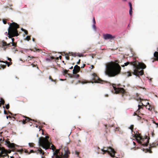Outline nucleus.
<instances>
[{
    "label": "nucleus",
    "instance_id": "nucleus-1",
    "mask_svg": "<svg viewBox=\"0 0 158 158\" xmlns=\"http://www.w3.org/2000/svg\"><path fill=\"white\" fill-rule=\"evenodd\" d=\"M121 67L118 63L111 62L106 65V73L109 77H114L119 74Z\"/></svg>",
    "mask_w": 158,
    "mask_h": 158
},
{
    "label": "nucleus",
    "instance_id": "nucleus-2",
    "mask_svg": "<svg viewBox=\"0 0 158 158\" xmlns=\"http://www.w3.org/2000/svg\"><path fill=\"white\" fill-rule=\"evenodd\" d=\"M133 65L135 69L134 72L132 73L133 74L137 76H142L143 74V70H141L140 71V69H144L146 68V66L143 63H139L137 61H132L131 62H127L124 63V65H123L122 66L124 67V66H127L129 64Z\"/></svg>",
    "mask_w": 158,
    "mask_h": 158
},
{
    "label": "nucleus",
    "instance_id": "nucleus-3",
    "mask_svg": "<svg viewBox=\"0 0 158 158\" xmlns=\"http://www.w3.org/2000/svg\"><path fill=\"white\" fill-rule=\"evenodd\" d=\"M8 23L9 25L7 33L8 37L10 38H11V42H14L15 39L12 38L19 35L17 28H19V26L18 24L15 22H13L12 23Z\"/></svg>",
    "mask_w": 158,
    "mask_h": 158
},
{
    "label": "nucleus",
    "instance_id": "nucleus-4",
    "mask_svg": "<svg viewBox=\"0 0 158 158\" xmlns=\"http://www.w3.org/2000/svg\"><path fill=\"white\" fill-rule=\"evenodd\" d=\"M49 138L48 136H46L45 138H40L39 141V145L45 150L50 149L54 150L56 149V148L53 144L49 141Z\"/></svg>",
    "mask_w": 158,
    "mask_h": 158
},
{
    "label": "nucleus",
    "instance_id": "nucleus-5",
    "mask_svg": "<svg viewBox=\"0 0 158 158\" xmlns=\"http://www.w3.org/2000/svg\"><path fill=\"white\" fill-rule=\"evenodd\" d=\"M55 150V149L53 151L54 155L56 158H68L69 156V155L70 153L68 148L67 147H65L59 150H56L54 152Z\"/></svg>",
    "mask_w": 158,
    "mask_h": 158
},
{
    "label": "nucleus",
    "instance_id": "nucleus-6",
    "mask_svg": "<svg viewBox=\"0 0 158 158\" xmlns=\"http://www.w3.org/2000/svg\"><path fill=\"white\" fill-rule=\"evenodd\" d=\"M101 150L103 152V154L106 153H108L111 157H115V154L116 152L114 149L110 147H107V148L104 147L103 149H101Z\"/></svg>",
    "mask_w": 158,
    "mask_h": 158
},
{
    "label": "nucleus",
    "instance_id": "nucleus-7",
    "mask_svg": "<svg viewBox=\"0 0 158 158\" xmlns=\"http://www.w3.org/2000/svg\"><path fill=\"white\" fill-rule=\"evenodd\" d=\"M135 134L134 135V137H135L136 139V140L139 142V143L142 144L144 146H147L148 145L149 142V139H146V138L145 139L146 140V142L142 143L141 141H143V139L142 138V137L139 134H138L137 133L135 134V133L134 132Z\"/></svg>",
    "mask_w": 158,
    "mask_h": 158
},
{
    "label": "nucleus",
    "instance_id": "nucleus-8",
    "mask_svg": "<svg viewBox=\"0 0 158 158\" xmlns=\"http://www.w3.org/2000/svg\"><path fill=\"white\" fill-rule=\"evenodd\" d=\"M112 85L116 94L121 93L123 94L126 93L125 90L123 88L116 87L115 84H112Z\"/></svg>",
    "mask_w": 158,
    "mask_h": 158
},
{
    "label": "nucleus",
    "instance_id": "nucleus-9",
    "mask_svg": "<svg viewBox=\"0 0 158 158\" xmlns=\"http://www.w3.org/2000/svg\"><path fill=\"white\" fill-rule=\"evenodd\" d=\"M93 77L92 80L94 81L95 83H103L104 81L100 79L97 74L95 73L92 74Z\"/></svg>",
    "mask_w": 158,
    "mask_h": 158
},
{
    "label": "nucleus",
    "instance_id": "nucleus-10",
    "mask_svg": "<svg viewBox=\"0 0 158 158\" xmlns=\"http://www.w3.org/2000/svg\"><path fill=\"white\" fill-rule=\"evenodd\" d=\"M21 116L22 117H23L24 118H25V119H23L22 120H21L20 121H19V122H22L23 124H25L27 122H28L29 121H35L34 120H32V119H31V118H29L28 117L26 116H22V115H21Z\"/></svg>",
    "mask_w": 158,
    "mask_h": 158
},
{
    "label": "nucleus",
    "instance_id": "nucleus-11",
    "mask_svg": "<svg viewBox=\"0 0 158 158\" xmlns=\"http://www.w3.org/2000/svg\"><path fill=\"white\" fill-rule=\"evenodd\" d=\"M103 38L105 40L108 39L112 40L115 38V36H113L110 34H106L103 35Z\"/></svg>",
    "mask_w": 158,
    "mask_h": 158
},
{
    "label": "nucleus",
    "instance_id": "nucleus-12",
    "mask_svg": "<svg viewBox=\"0 0 158 158\" xmlns=\"http://www.w3.org/2000/svg\"><path fill=\"white\" fill-rule=\"evenodd\" d=\"M80 69V68L79 66H78L77 65H75L73 70V74L77 73L79 72Z\"/></svg>",
    "mask_w": 158,
    "mask_h": 158
},
{
    "label": "nucleus",
    "instance_id": "nucleus-13",
    "mask_svg": "<svg viewBox=\"0 0 158 158\" xmlns=\"http://www.w3.org/2000/svg\"><path fill=\"white\" fill-rule=\"evenodd\" d=\"M69 54H70L69 55H70L74 56H78L79 57H81L83 56V54L81 53L71 52L69 53Z\"/></svg>",
    "mask_w": 158,
    "mask_h": 158
},
{
    "label": "nucleus",
    "instance_id": "nucleus-14",
    "mask_svg": "<svg viewBox=\"0 0 158 158\" xmlns=\"http://www.w3.org/2000/svg\"><path fill=\"white\" fill-rule=\"evenodd\" d=\"M35 152H36L35 153L37 154L39 153L40 154H42L43 155L44 154V152L40 148H39L37 150L35 151Z\"/></svg>",
    "mask_w": 158,
    "mask_h": 158
},
{
    "label": "nucleus",
    "instance_id": "nucleus-15",
    "mask_svg": "<svg viewBox=\"0 0 158 158\" xmlns=\"http://www.w3.org/2000/svg\"><path fill=\"white\" fill-rule=\"evenodd\" d=\"M158 145V144L156 143H153L152 144H150L149 148L151 149L152 148L156 147V146Z\"/></svg>",
    "mask_w": 158,
    "mask_h": 158
},
{
    "label": "nucleus",
    "instance_id": "nucleus-16",
    "mask_svg": "<svg viewBox=\"0 0 158 158\" xmlns=\"http://www.w3.org/2000/svg\"><path fill=\"white\" fill-rule=\"evenodd\" d=\"M7 143L10 147L13 148L15 147V144L14 143H11L10 141L8 142Z\"/></svg>",
    "mask_w": 158,
    "mask_h": 158
},
{
    "label": "nucleus",
    "instance_id": "nucleus-17",
    "mask_svg": "<svg viewBox=\"0 0 158 158\" xmlns=\"http://www.w3.org/2000/svg\"><path fill=\"white\" fill-rule=\"evenodd\" d=\"M154 56L156 58L155 60H158V52H155L154 54Z\"/></svg>",
    "mask_w": 158,
    "mask_h": 158
},
{
    "label": "nucleus",
    "instance_id": "nucleus-18",
    "mask_svg": "<svg viewBox=\"0 0 158 158\" xmlns=\"http://www.w3.org/2000/svg\"><path fill=\"white\" fill-rule=\"evenodd\" d=\"M73 74L71 76V77L78 78L79 77V75L77 73Z\"/></svg>",
    "mask_w": 158,
    "mask_h": 158
},
{
    "label": "nucleus",
    "instance_id": "nucleus-19",
    "mask_svg": "<svg viewBox=\"0 0 158 158\" xmlns=\"http://www.w3.org/2000/svg\"><path fill=\"white\" fill-rule=\"evenodd\" d=\"M54 59V58L53 56H51L50 58H46V60L47 61H50L51 60Z\"/></svg>",
    "mask_w": 158,
    "mask_h": 158
},
{
    "label": "nucleus",
    "instance_id": "nucleus-20",
    "mask_svg": "<svg viewBox=\"0 0 158 158\" xmlns=\"http://www.w3.org/2000/svg\"><path fill=\"white\" fill-rule=\"evenodd\" d=\"M49 79L51 80L52 81L54 82H55V84H56L57 81L56 80L53 79L51 76H50L49 77Z\"/></svg>",
    "mask_w": 158,
    "mask_h": 158
},
{
    "label": "nucleus",
    "instance_id": "nucleus-21",
    "mask_svg": "<svg viewBox=\"0 0 158 158\" xmlns=\"http://www.w3.org/2000/svg\"><path fill=\"white\" fill-rule=\"evenodd\" d=\"M35 58V57L32 56H28L27 57L28 60L29 61L30 60H31L32 59H33Z\"/></svg>",
    "mask_w": 158,
    "mask_h": 158
},
{
    "label": "nucleus",
    "instance_id": "nucleus-22",
    "mask_svg": "<svg viewBox=\"0 0 158 158\" xmlns=\"http://www.w3.org/2000/svg\"><path fill=\"white\" fill-rule=\"evenodd\" d=\"M6 65H2V64H0V69H1L2 68L4 69L6 68Z\"/></svg>",
    "mask_w": 158,
    "mask_h": 158
},
{
    "label": "nucleus",
    "instance_id": "nucleus-23",
    "mask_svg": "<svg viewBox=\"0 0 158 158\" xmlns=\"http://www.w3.org/2000/svg\"><path fill=\"white\" fill-rule=\"evenodd\" d=\"M125 74L128 77L131 76V73L130 72H128L127 73H126Z\"/></svg>",
    "mask_w": 158,
    "mask_h": 158
},
{
    "label": "nucleus",
    "instance_id": "nucleus-24",
    "mask_svg": "<svg viewBox=\"0 0 158 158\" xmlns=\"http://www.w3.org/2000/svg\"><path fill=\"white\" fill-rule=\"evenodd\" d=\"M2 46L3 47H4L7 46V43H6V42L4 41H3L2 42Z\"/></svg>",
    "mask_w": 158,
    "mask_h": 158
},
{
    "label": "nucleus",
    "instance_id": "nucleus-25",
    "mask_svg": "<svg viewBox=\"0 0 158 158\" xmlns=\"http://www.w3.org/2000/svg\"><path fill=\"white\" fill-rule=\"evenodd\" d=\"M146 107L147 109H148L150 111H152V107H151V106H146Z\"/></svg>",
    "mask_w": 158,
    "mask_h": 158
},
{
    "label": "nucleus",
    "instance_id": "nucleus-26",
    "mask_svg": "<svg viewBox=\"0 0 158 158\" xmlns=\"http://www.w3.org/2000/svg\"><path fill=\"white\" fill-rule=\"evenodd\" d=\"M138 109L136 111V113H139V112H140V111H139L140 109H141V108H143L141 106H140L139 105L138 106Z\"/></svg>",
    "mask_w": 158,
    "mask_h": 158
},
{
    "label": "nucleus",
    "instance_id": "nucleus-27",
    "mask_svg": "<svg viewBox=\"0 0 158 158\" xmlns=\"http://www.w3.org/2000/svg\"><path fill=\"white\" fill-rule=\"evenodd\" d=\"M11 43L12 46H14V47H17V42H11Z\"/></svg>",
    "mask_w": 158,
    "mask_h": 158
},
{
    "label": "nucleus",
    "instance_id": "nucleus-28",
    "mask_svg": "<svg viewBox=\"0 0 158 158\" xmlns=\"http://www.w3.org/2000/svg\"><path fill=\"white\" fill-rule=\"evenodd\" d=\"M5 63L7 64V66L9 67L10 65L11 64H12V62H10V63L7 62V61H6L5 62Z\"/></svg>",
    "mask_w": 158,
    "mask_h": 158
},
{
    "label": "nucleus",
    "instance_id": "nucleus-29",
    "mask_svg": "<svg viewBox=\"0 0 158 158\" xmlns=\"http://www.w3.org/2000/svg\"><path fill=\"white\" fill-rule=\"evenodd\" d=\"M29 145L31 147H34V144L33 143H29Z\"/></svg>",
    "mask_w": 158,
    "mask_h": 158
},
{
    "label": "nucleus",
    "instance_id": "nucleus-30",
    "mask_svg": "<svg viewBox=\"0 0 158 158\" xmlns=\"http://www.w3.org/2000/svg\"><path fill=\"white\" fill-rule=\"evenodd\" d=\"M22 30L23 31H24V33H25V34L26 35H27L28 34V31H27L25 30V29H23V28H22Z\"/></svg>",
    "mask_w": 158,
    "mask_h": 158
},
{
    "label": "nucleus",
    "instance_id": "nucleus-31",
    "mask_svg": "<svg viewBox=\"0 0 158 158\" xmlns=\"http://www.w3.org/2000/svg\"><path fill=\"white\" fill-rule=\"evenodd\" d=\"M0 103H1V104L2 105L4 104L5 103L4 100L2 98L1 99V102Z\"/></svg>",
    "mask_w": 158,
    "mask_h": 158
},
{
    "label": "nucleus",
    "instance_id": "nucleus-32",
    "mask_svg": "<svg viewBox=\"0 0 158 158\" xmlns=\"http://www.w3.org/2000/svg\"><path fill=\"white\" fill-rule=\"evenodd\" d=\"M7 47H10L12 46L11 43L10 42L9 44H7Z\"/></svg>",
    "mask_w": 158,
    "mask_h": 158
},
{
    "label": "nucleus",
    "instance_id": "nucleus-33",
    "mask_svg": "<svg viewBox=\"0 0 158 158\" xmlns=\"http://www.w3.org/2000/svg\"><path fill=\"white\" fill-rule=\"evenodd\" d=\"M146 150L148 152H149L150 153H152V151L151 150V149H150V148H149V149H147Z\"/></svg>",
    "mask_w": 158,
    "mask_h": 158
},
{
    "label": "nucleus",
    "instance_id": "nucleus-34",
    "mask_svg": "<svg viewBox=\"0 0 158 158\" xmlns=\"http://www.w3.org/2000/svg\"><path fill=\"white\" fill-rule=\"evenodd\" d=\"M30 38H31L30 36H27L26 37V40H27V41H29V40H30V39H31Z\"/></svg>",
    "mask_w": 158,
    "mask_h": 158
},
{
    "label": "nucleus",
    "instance_id": "nucleus-35",
    "mask_svg": "<svg viewBox=\"0 0 158 158\" xmlns=\"http://www.w3.org/2000/svg\"><path fill=\"white\" fill-rule=\"evenodd\" d=\"M132 8H130V9L129 10V14L131 16L132 15Z\"/></svg>",
    "mask_w": 158,
    "mask_h": 158
},
{
    "label": "nucleus",
    "instance_id": "nucleus-36",
    "mask_svg": "<svg viewBox=\"0 0 158 158\" xmlns=\"http://www.w3.org/2000/svg\"><path fill=\"white\" fill-rule=\"evenodd\" d=\"M69 71L67 70H66V69H65L64 71V74H67L68 73V72Z\"/></svg>",
    "mask_w": 158,
    "mask_h": 158
},
{
    "label": "nucleus",
    "instance_id": "nucleus-37",
    "mask_svg": "<svg viewBox=\"0 0 158 158\" xmlns=\"http://www.w3.org/2000/svg\"><path fill=\"white\" fill-rule=\"evenodd\" d=\"M133 128H134V125H131L130 127V129L132 131H133Z\"/></svg>",
    "mask_w": 158,
    "mask_h": 158
},
{
    "label": "nucleus",
    "instance_id": "nucleus-38",
    "mask_svg": "<svg viewBox=\"0 0 158 158\" xmlns=\"http://www.w3.org/2000/svg\"><path fill=\"white\" fill-rule=\"evenodd\" d=\"M36 152H35V151H34L33 150H30V152H29V153H28V154H30V153H35Z\"/></svg>",
    "mask_w": 158,
    "mask_h": 158
},
{
    "label": "nucleus",
    "instance_id": "nucleus-39",
    "mask_svg": "<svg viewBox=\"0 0 158 158\" xmlns=\"http://www.w3.org/2000/svg\"><path fill=\"white\" fill-rule=\"evenodd\" d=\"M78 82L80 83H82V84H84V83H86V82L85 81H81L80 80H79L78 81Z\"/></svg>",
    "mask_w": 158,
    "mask_h": 158
},
{
    "label": "nucleus",
    "instance_id": "nucleus-40",
    "mask_svg": "<svg viewBox=\"0 0 158 158\" xmlns=\"http://www.w3.org/2000/svg\"><path fill=\"white\" fill-rule=\"evenodd\" d=\"M6 108L7 109H9V104H7V105H6Z\"/></svg>",
    "mask_w": 158,
    "mask_h": 158
},
{
    "label": "nucleus",
    "instance_id": "nucleus-41",
    "mask_svg": "<svg viewBox=\"0 0 158 158\" xmlns=\"http://www.w3.org/2000/svg\"><path fill=\"white\" fill-rule=\"evenodd\" d=\"M128 3L130 8H132V6L131 3L130 2H129Z\"/></svg>",
    "mask_w": 158,
    "mask_h": 158
},
{
    "label": "nucleus",
    "instance_id": "nucleus-42",
    "mask_svg": "<svg viewBox=\"0 0 158 158\" xmlns=\"http://www.w3.org/2000/svg\"><path fill=\"white\" fill-rule=\"evenodd\" d=\"M65 58H66V59L67 60H69V59H70V58H69V56L68 55L66 56H65Z\"/></svg>",
    "mask_w": 158,
    "mask_h": 158
},
{
    "label": "nucleus",
    "instance_id": "nucleus-43",
    "mask_svg": "<svg viewBox=\"0 0 158 158\" xmlns=\"http://www.w3.org/2000/svg\"><path fill=\"white\" fill-rule=\"evenodd\" d=\"M93 27L94 28V30H96V27L95 25V24H93Z\"/></svg>",
    "mask_w": 158,
    "mask_h": 158
},
{
    "label": "nucleus",
    "instance_id": "nucleus-44",
    "mask_svg": "<svg viewBox=\"0 0 158 158\" xmlns=\"http://www.w3.org/2000/svg\"><path fill=\"white\" fill-rule=\"evenodd\" d=\"M93 23H94V24H95L96 23V22H95V18L94 17L93 18Z\"/></svg>",
    "mask_w": 158,
    "mask_h": 158
},
{
    "label": "nucleus",
    "instance_id": "nucleus-45",
    "mask_svg": "<svg viewBox=\"0 0 158 158\" xmlns=\"http://www.w3.org/2000/svg\"><path fill=\"white\" fill-rule=\"evenodd\" d=\"M94 66L93 65H91L90 67V68L91 69H93L94 68Z\"/></svg>",
    "mask_w": 158,
    "mask_h": 158
},
{
    "label": "nucleus",
    "instance_id": "nucleus-46",
    "mask_svg": "<svg viewBox=\"0 0 158 158\" xmlns=\"http://www.w3.org/2000/svg\"><path fill=\"white\" fill-rule=\"evenodd\" d=\"M3 22L4 24H6V21L5 20H3Z\"/></svg>",
    "mask_w": 158,
    "mask_h": 158
},
{
    "label": "nucleus",
    "instance_id": "nucleus-47",
    "mask_svg": "<svg viewBox=\"0 0 158 158\" xmlns=\"http://www.w3.org/2000/svg\"><path fill=\"white\" fill-rule=\"evenodd\" d=\"M75 154L77 155V156H78L79 154V152L77 151H76Z\"/></svg>",
    "mask_w": 158,
    "mask_h": 158
},
{
    "label": "nucleus",
    "instance_id": "nucleus-48",
    "mask_svg": "<svg viewBox=\"0 0 158 158\" xmlns=\"http://www.w3.org/2000/svg\"><path fill=\"white\" fill-rule=\"evenodd\" d=\"M80 60H79L77 62V64H79L80 63Z\"/></svg>",
    "mask_w": 158,
    "mask_h": 158
},
{
    "label": "nucleus",
    "instance_id": "nucleus-49",
    "mask_svg": "<svg viewBox=\"0 0 158 158\" xmlns=\"http://www.w3.org/2000/svg\"><path fill=\"white\" fill-rule=\"evenodd\" d=\"M31 65H32V67H35L36 66V65H35V64H31Z\"/></svg>",
    "mask_w": 158,
    "mask_h": 158
},
{
    "label": "nucleus",
    "instance_id": "nucleus-50",
    "mask_svg": "<svg viewBox=\"0 0 158 158\" xmlns=\"http://www.w3.org/2000/svg\"><path fill=\"white\" fill-rule=\"evenodd\" d=\"M4 113L5 114H7V112L5 110H4Z\"/></svg>",
    "mask_w": 158,
    "mask_h": 158
},
{
    "label": "nucleus",
    "instance_id": "nucleus-51",
    "mask_svg": "<svg viewBox=\"0 0 158 158\" xmlns=\"http://www.w3.org/2000/svg\"><path fill=\"white\" fill-rule=\"evenodd\" d=\"M8 60L9 61H11V59L10 58H8Z\"/></svg>",
    "mask_w": 158,
    "mask_h": 158
},
{
    "label": "nucleus",
    "instance_id": "nucleus-52",
    "mask_svg": "<svg viewBox=\"0 0 158 158\" xmlns=\"http://www.w3.org/2000/svg\"><path fill=\"white\" fill-rule=\"evenodd\" d=\"M25 152L28 153L29 152H28V151L27 150H25Z\"/></svg>",
    "mask_w": 158,
    "mask_h": 158
},
{
    "label": "nucleus",
    "instance_id": "nucleus-53",
    "mask_svg": "<svg viewBox=\"0 0 158 158\" xmlns=\"http://www.w3.org/2000/svg\"><path fill=\"white\" fill-rule=\"evenodd\" d=\"M56 60H58L59 59V58L58 57H56V58H54Z\"/></svg>",
    "mask_w": 158,
    "mask_h": 158
},
{
    "label": "nucleus",
    "instance_id": "nucleus-54",
    "mask_svg": "<svg viewBox=\"0 0 158 158\" xmlns=\"http://www.w3.org/2000/svg\"><path fill=\"white\" fill-rule=\"evenodd\" d=\"M105 127L106 129H107V125H105Z\"/></svg>",
    "mask_w": 158,
    "mask_h": 158
},
{
    "label": "nucleus",
    "instance_id": "nucleus-55",
    "mask_svg": "<svg viewBox=\"0 0 158 158\" xmlns=\"http://www.w3.org/2000/svg\"><path fill=\"white\" fill-rule=\"evenodd\" d=\"M85 64H83V66H82V67H81V68H83L84 67V66H85Z\"/></svg>",
    "mask_w": 158,
    "mask_h": 158
},
{
    "label": "nucleus",
    "instance_id": "nucleus-56",
    "mask_svg": "<svg viewBox=\"0 0 158 158\" xmlns=\"http://www.w3.org/2000/svg\"><path fill=\"white\" fill-rule=\"evenodd\" d=\"M59 58H60V59H61V58H62V56H59Z\"/></svg>",
    "mask_w": 158,
    "mask_h": 158
},
{
    "label": "nucleus",
    "instance_id": "nucleus-57",
    "mask_svg": "<svg viewBox=\"0 0 158 158\" xmlns=\"http://www.w3.org/2000/svg\"><path fill=\"white\" fill-rule=\"evenodd\" d=\"M8 112L9 113H10V114H12L9 111H8Z\"/></svg>",
    "mask_w": 158,
    "mask_h": 158
},
{
    "label": "nucleus",
    "instance_id": "nucleus-58",
    "mask_svg": "<svg viewBox=\"0 0 158 158\" xmlns=\"http://www.w3.org/2000/svg\"><path fill=\"white\" fill-rule=\"evenodd\" d=\"M0 62H3V63H5V62H4L3 60L0 61Z\"/></svg>",
    "mask_w": 158,
    "mask_h": 158
},
{
    "label": "nucleus",
    "instance_id": "nucleus-59",
    "mask_svg": "<svg viewBox=\"0 0 158 158\" xmlns=\"http://www.w3.org/2000/svg\"><path fill=\"white\" fill-rule=\"evenodd\" d=\"M152 78H150L149 80H150V81L151 82L152 81Z\"/></svg>",
    "mask_w": 158,
    "mask_h": 158
},
{
    "label": "nucleus",
    "instance_id": "nucleus-60",
    "mask_svg": "<svg viewBox=\"0 0 158 158\" xmlns=\"http://www.w3.org/2000/svg\"><path fill=\"white\" fill-rule=\"evenodd\" d=\"M73 68V66H72L69 69H72Z\"/></svg>",
    "mask_w": 158,
    "mask_h": 158
},
{
    "label": "nucleus",
    "instance_id": "nucleus-61",
    "mask_svg": "<svg viewBox=\"0 0 158 158\" xmlns=\"http://www.w3.org/2000/svg\"><path fill=\"white\" fill-rule=\"evenodd\" d=\"M137 115V114H136V113H135H135H134V115Z\"/></svg>",
    "mask_w": 158,
    "mask_h": 158
},
{
    "label": "nucleus",
    "instance_id": "nucleus-62",
    "mask_svg": "<svg viewBox=\"0 0 158 158\" xmlns=\"http://www.w3.org/2000/svg\"><path fill=\"white\" fill-rule=\"evenodd\" d=\"M35 49H36V50H40V49H36V48H35Z\"/></svg>",
    "mask_w": 158,
    "mask_h": 158
},
{
    "label": "nucleus",
    "instance_id": "nucleus-63",
    "mask_svg": "<svg viewBox=\"0 0 158 158\" xmlns=\"http://www.w3.org/2000/svg\"><path fill=\"white\" fill-rule=\"evenodd\" d=\"M32 40L33 41H35V39L34 38H33Z\"/></svg>",
    "mask_w": 158,
    "mask_h": 158
},
{
    "label": "nucleus",
    "instance_id": "nucleus-64",
    "mask_svg": "<svg viewBox=\"0 0 158 158\" xmlns=\"http://www.w3.org/2000/svg\"><path fill=\"white\" fill-rule=\"evenodd\" d=\"M141 104H142V105L143 106H144V105H143V103H141Z\"/></svg>",
    "mask_w": 158,
    "mask_h": 158
}]
</instances>
